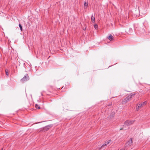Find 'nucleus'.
Listing matches in <instances>:
<instances>
[{"label": "nucleus", "instance_id": "f257e3e1", "mask_svg": "<svg viewBox=\"0 0 150 150\" xmlns=\"http://www.w3.org/2000/svg\"><path fill=\"white\" fill-rule=\"evenodd\" d=\"M136 94L135 93H130L126 98H124L122 102V104H123L126 103L128 102L129 101L132 97L134 96Z\"/></svg>", "mask_w": 150, "mask_h": 150}, {"label": "nucleus", "instance_id": "f03ea898", "mask_svg": "<svg viewBox=\"0 0 150 150\" xmlns=\"http://www.w3.org/2000/svg\"><path fill=\"white\" fill-rule=\"evenodd\" d=\"M132 138H131L128 141L126 144L125 148L126 149H127L128 148V147L131 146L132 143Z\"/></svg>", "mask_w": 150, "mask_h": 150}, {"label": "nucleus", "instance_id": "7ed1b4c3", "mask_svg": "<svg viewBox=\"0 0 150 150\" xmlns=\"http://www.w3.org/2000/svg\"><path fill=\"white\" fill-rule=\"evenodd\" d=\"M29 79V76L28 74H26L21 81L22 82H24L27 81Z\"/></svg>", "mask_w": 150, "mask_h": 150}, {"label": "nucleus", "instance_id": "20e7f679", "mask_svg": "<svg viewBox=\"0 0 150 150\" xmlns=\"http://www.w3.org/2000/svg\"><path fill=\"white\" fill-rule=\"evenodd\" d=\"M134 121L127 120L124 123V125L127 126L132 125L134 122Z\"/></svg>", "mask_w": 150, "mask_h": 150}, {"label": "nucleus", "instance_id": "39448f33", "mask_svg": "<svg viewBox=\"0 0 150 150\" xmlns=\"http://www.w3.org/2000/svg\"><path fill=\"white\" fill-rule=\"evenodd\" d=\"M111 142V140H110L108 141L105 142V143L101 146V147L99 149H101L104 148V146H106L107 145L110 143Z\"/></svg>", "mask_w": 150, "mask_h": 150}, {"label": "nucleus", "instance_id": "423d86ee", "mask_svg": "<svg viewBox=\"0 0 150 150\" xmlns=\"http://www.w3.org/2000/svg\"><path fill=\"white\" fill-rule=\"evenodd\" d=\"M142 106V104L141 103H138L137 104V106L136 107V110L137 111H138L140 109Z\"/></svg>", "mask_w": 150, "mask_h": 150}, {"label": "nucleus", "instance_id": "0eeeda50", "mask_svg": "<svg viewBox=\"0 0 150 150\" xmlns=\"http://www.w3.org/2000/svg\"><path fill=\"white\" fill-rule=\"evenodd\" d=\"M50 127H51V126L49 125L46 126L45 127H44L43 128V130L44 131V132H45V131H47L49 129H50Z\"/></svg>", "mask_w": 150, "mask_h": 150}, {"label": "nucleus", "instance_id": "6e6552de", "mask_svg": "<svg viewBox=\"0 0 150 150\" xmlns=\"http://www.w3.org/2000/svg\"><path fill=\"white\" fill-rule=\"evenodd\" d=\"M108 39L110 41H112L113 40V37L110 34L108 37Z\"/></svg>", "mask_w": 150, "mask_h": 150}, {"label": "nucleus", "instance_id": "1a4fd4ad", "mask_svg": "<svg viewBox=\"0 0 150 150\" xmlns=\"http://www.w3.org/2000/svg\"><path fill=\"white\" fill-rule=\"evenodd\" d=\"M91 20L93 23H94L95 22V18L93 16V15L91 17Z\"/></svg>", "mask_w": 150, "mask_h": 150}, {"label": "nucleus", "instance_id": "9d476101", "mask_svg": "<svg viewBox=\"0 0 150 150\" xmlns=\"http://www.w3.org/2000/svg\"><path fill=\"white\" fill-rule=\"evenodd\" d=\"M35 107L36 108L38 109H40V107L39 105L38 104H36Z\"/></svg>", "mask_w": 150, "mask_h": 150}, {"label": "nucleus", "instance_id": "9b49d317", "mask_svg": "<svg viewBox=\"0 0 150 150\" xmlns=\"http://www.w3.org/2000/svg\"><path fill=\"white\" fill-rule=\"evenodd\" d=\"M5 71H6V75L7 76H8V75H9V74H8V70H5Z\"/></svg>", "mask_w": 150, "mask_h": 150}, {"label": "nucleus", "instance_id": "f8f14e48", "mask_svg": "<svg viewBox=\"0 0 150 150\" xmlns=\"http://www.w3.org/2000/svg\"><path fill=\"white\" fill-rule=\"evenodd\" d=\"M19 26L20 30H21V31H22L23 30V28H22V25L21 24H19Z\"/></svg>", "mask_w": 150, "mask_h": 150}, {"label": "nucleus", "instance_id": "ddd939ff", "mask_svg": "<svg viewBox=\"0 0 150 150\" xmlns=\"http://www.w3.org/2000/svg\"><path fill=\"white\" fill-rule=\"evenodd\" d=\"M94 26L95 29H97L98 28V25L97 24H95Z\"/></svg>", "mask_w": 150, "mask_h": 150}, {"label": "nucleus", "instance_id": "4468645a", "mask_svg": "<svg viewBox=\"0 0 150 150\" xmlns=\"http://www.w3.org/2000/svg\"><path fill=\"white\" fill-rule=\"evenodd\" d=\"M147 103V102L146 101H145L144 102H143L142 103H141V104H142V106L144 105H146Z\"/></svg>", "mask_w": 150, "mask_h": 150}, {"label": "nucleus", "instance_id": "2eb2a0df", "mask_svg": "<svg viewBox=\"0 0 150 150\" xmlns=\"http://www.w3.org/2000/svg\"><path fill=\"white\" fill-rule=\"evenodd\" d=\"M84 6H86L87 7L88 6V3H86V2H85L84 3Z\"/></svg>", "mask_w": 150, "mask_h": 150}, {"label": "nucleus", "instance_id": "dca6fc26", "mask_svg": "<svg viewBox=\"0 0 150 150\" xmlns=\"http://www.w3.org/2000/svg\"><path fill=\"white\" fill-rule=\"evenodd\" d=\"M120 150H127L125 148V149L123 148V149H121Z\"/></svg>", "mask_w": 150, "mask_h": 150}, {"label": "nucleus", "instance_id": "f3484780", "mask_svg": "<svg viewBox=\"0 0 150 150\" xmlns=\"http://www.w3.org/2000/svg\"><path fill=\"white\" fill-rule=\"evenodd\" d=\"M63 87H64L63 86V87H62V88H61V89H62V88H63Z\"/></svg>", "mask_w": 150, "mask_h": 150}, {"label": "nucleus", "instance_id": "a211bd4d", "mask_svg": "<svg viewBox=\"0 0 150 150\" xmlns=\"http://www.w3.org/2000/svg\"><path fill=\"white\" fill-rule=\"evenodd\" d=\"M146 23V21H145V22H144V23Z\"/></svg>", "mask_w": 150, "mask_h": 150}, {"label": "nucleus", "instance_id": "6ab92c4d", "mask_svg": "<svg viewBox=\"0 0 150 150\" xmlns=\"http://www.w3.org/2000/svg\"><path fill=\"white\" fill-rule=\"evenodd\" d=\"M41 95H42V93H41Z\"/></svg>", "mask_w": 150, "mask_h": 150}, {"label": "nucleus", "instance_id": "aec40b11", "mask_svg": "<svg viewBox=\"0 0 150 150\" xmlns=\"http://www.w3.org/2000/svg\"><path fill=\"white\" fill-rule=\"evenodd\" d=\"M149 1H150V0H149Z\"/></svg>", "mask_w": 150, "mask_h": 150}]
</instances>
